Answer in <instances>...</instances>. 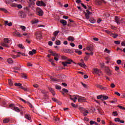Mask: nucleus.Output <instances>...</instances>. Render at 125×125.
I'll list each match as a JSON object with an SVG mask.
<instances>
[{
	"label": "nucleus",
	"mask_w": 125,
	"mask_h": 125,
	"mask_svg": "<svg viewBox=\"0 0 125 125\" xmlns=\"http://www.w3.org/2000/svg\"><path fill=\"white\" fill-rule=\"evenodd\" d=\"M11 42L12 41L11 40H9L8 38H4V42H1V45L4 47L9 48L10 47V45L8 44Z\"/></svg>",
	"instance_id": "obj_1"
},
{
	"label": "nucleus",
	"mask_w": 125,
	"mask_h": 125,
	"mask_svg": "<svg viewBox=\"0 0 125 125\" xmlns=\"http://www.w3.org/2000/svg\"><path fill=\"white\" fill-rule=\"evenodd\" d=\"M8 83L10 86H12L14 85V83H13V81L11 79L8 80Z\"/></svg>",
	"instance_id": "obj_21"
},
{
	"label": "nucleus",
	"mask_w": 125,
	"mask_h": 125,
	"mask_svg": "<svg viewBox=\"0 0 125 125\" xmlns=\"http://www.w3.org/2000/svg\"><path fill=\"white\" fill-rule=\"evenodd\" d=\"M110 87L113 88H114L115 87V84H114L113 83H111Z\"/></svg>",
	"instance_id": "obj_60"
},
{
	"label": "nucleus",
	"mask_w": 125,
	"mask_h": 125,
	"mask_svg": "<svg viewBox=\"0 0 125 125\" xmlns=\"http://www.w3.org/2000/svg\"><path fill=\"white\" fill-rule=\"evenodd\" d=\"M36 53V50L33 49L32 51H29V55L31 56H32L34 54H35Z\"/></svg>",
	"instance_id": "obj_16"
},
{
	"label": "nucleus",
	"mask_w": 125,
	"mask_h": 125,
	"mask_svg": "<svg viewBox=\"0 0 125 125\" xmlns=\"http://www.w3.org/2000/svg\"><path fill=\"white\" fill-rule=\"evenodd\" d=\"M0 10L3 11L4 13H7V10H6L5 8H0Z\"/></svg>",
	"instance_id": "obj_46"
},
{
	"label": "nucleus",
	"mask_w": 125,
	"mask_h": 125,
	"mask_svg": "<svg viewBox=\"0 0 125 125\" xmlns=\"http://www.w3.org/2000/svg\"><path fill=\"white\" fill-rule=\"evenodd\" d=\"M50 79L52 81L58 82L59 80L56 78H53L52 77H50Z\"/></svg>",
	"instance_id": "obj_22"
},
{
	"label": "nucleus",
	"mask_w": 125,
	"mask_h": 125,
	"mask_svg": "<svg viewBox=\"0 0 125 125\" xmlns=\"http://www.w3.org/2000/svg\"><path fill=\"white\" fill-rule=\"evenodd\" d=\"M10 107H12V109H13L14 110H15L16 112H20V108H19L18 107H15L14 105V104H11L9 105Z\"/></svg>",
	"instance_id": "obj_8"
},
{
	"label": "nucleus",
	"mask_w": 125,
	"mask_h": 125,
	"mask_svg": "<svg viewBox=\"0 0 125 125\" xmlns=\"http://www.w3.org/2000/svg\"><path fill=\"white\" fill-rule=\"evenodd\" d=\"M62 65H63V67H66V66H67V64L65 62H62Z\"/></svg>",
	"instance_id": "obj_48"
},
{
	"label": "nucleus",
	"mask_w": 125,
	"mask_h": 125,
	"mask_svg": "<svg viewBox=\"0 0 125 125\" xmlns=\"http://www.w3.org/2000/svg\"><path fill=\"white\" fill-rule=\"evenodd\" d=\"M108 98V97L104 95H98V97H97V99H101L102 102H104V100H107Z\"/></svg>",
	"instance_id": "obj_3"
},
{
	"label": "nucleus",
	"mask_w": 125,
	"mask_h": 125,
	"mask_svg": "<svg viewBox=\"0 0 125 125\" xmlns=\"http://www.w3.org/2000/svg\"><path fill=\"white\" fill-rule=\"evenodd\" d=\"M94 72H95V73L97 75H99L100 73H101L102 71L100 70H99L97 68H95L94 69Z\"/></svg>",
	"instance_id": "obj_15"
},
{
	"label": "nucleus",
	"mask_w": 125,
	"mask_h": 125,
	"mask_svg": "<svg viewBox=\"0 0 125 125\" xmlns=\"http://www.w3.org/2000/svg\"><path fill=\"white\" fill-rule=\"evenodd\" d=\"M110 36L112 37L114 39H116L118 38V35L117 34L112 33L111 35H110Z\"/></svg>",
	"instance_id": "obj_18"
},
{
	"label": "nucleus",
	"mask_w": 125,
	"mask_h": 125,
	"mask_svg": "<svg viewBox=\"0 0 125 125\" xmlns=\"http://www.w3.org/2000/svg\"><path fill=\"white\" fill-rule=\"evenodd\" d=\"M89 15L88 14H85V17H86V20H89Z\"/></svg>",
	"instance_id": "obj_59"
},
{
	"label": "nucleus",
	"mask_w": 125,
	"mask_h": 125,
	"mask_svg": "<svg viewBox=\"0 0 125 125\" xmlns=\"http://www.w3.org/2000/svg\"><path fill=\"white\" fill-rule=\"evenodd\" d=\"M105 72H106L107 75H108V76L111 75V72H110V69L108 67L105 66Z\"/></svg>",
	"instance_id": "obj_13"
},
{
	"label": "nucleus",
	"mask_w": 125,
	"mask_h": 125,
	"mask_svg": "<svg viewBox=\"0 0 125 125\" xmlns=\"http://www.w3.org/2000/svg\"><path fill=\"white\" fill-rule=\"evenodd\" d=\"M122 46H125V41H123V42H122Z\"/></svg>",
	"instance_id": "obj_64"
},
{
	"label": "nucleus",
	"mask_w": 125,
	"mask_h": 125,
	"mask_svg": "<svg viewBox=\"0 0 125 125\" xmlns=\"http://www.w3.org/2000/svg\"><path fill=\"white\" fill-rule=\"evenodd\" d=\"M86 49L88 51H92L93 50H94V48H93V47L92 46H90L87 47Z\"/></svg>",
	"instance_id": "obj_19"
},
{
	"label": "nucleus",
	"mask_w": 125,
	"mask_h": 125,
	"mask_svg": "<svg viewBox=\"0 0 125 125\" xmlns=\"http://www.w3.org/2000/svg\"><path fill=\"white\" fill-rule=\"evenodd\" d=\"M104 52L107 53V54H109L110 53V51L107 48H105Z\"/></svg>",
	"instance_id": "obj_34"
},
{
	"label": "nucleus",
	"mask_w": 125,
	"mask_h": 125,
	"mask_svg": "<svg viewBox=\"0 0 125 125\" xmlns=\"http://www.w3.org/2000/svg\"><path fill=\"white\" fill-rule=\"evenodd\" d=\"M62 91H63V92H64L65 93H67L68 92V90L67 89H65V88H63L62 89Z\"/></svg>",
	"instance_id": "obj_47"
},
{
	"label": "nucleus",
	"mask_w": 125,
	"mask_h": 125,
	"mask_svg": "<svg viewBox=\"0 0 125 125\" xmlns=\"http://www.w3.org/2000/svg\"><path fill=\"white\" fill-rule=\"evenodd\" d=\"M78 64L82 67H86V65L85 63H78Z\"/></svg>",
	"instance_id": "obj_26"
},
{
	"label": "nucleus",
	"mask_w": 125,
	"mask_h": 125,
	"mask_svg": "<svg viewBox=\"0 0 125 125\" xmlns=\"http://www.w3.org/2000/svg\"><path fill=\"white\" fill-rule=\"evenodd\" d=\"M21 77L25 79H27V76H26V75L25 74H22Z\"/></svg>",
	"instance_id": "obj_40"
},
{
	"label": "nucleus",
	"mask_w": 125,
	"mask_h": 125,
	"mask_svg": "<svg viewBox=\"0 0 125 125\" xmlns=\"http://www.w3.org/2000/svg\"><path fill=\"white\" fill-rule=\"evenodd\" d=\"M41 92L43 94H45L47 93V92L45 90H42Z\"/></svg>",
	"instance_id": "obj_51"
},
{
	"label": "nucleus",
	"mask_w": 125,
	"mask_h": 125,
	"mask_svg": "<svg viewBox=\"0 0 125 125\" xmlns=\"http://www.w3.org/2000/svg\"><path fill=\"white\" fill-rule=\"evenodd\" d=\"M36 5L38 6H46V4L44 3L43 1H37Z\"/></svg>",
	"instance_id": "obj_6"
},
{
	"label": "nucleus",
	"mask_w": 125,
	"mask_h": 125,
	"mask_svg": "<svg viewBox=\"0 0 125 125\" xmlns=\"http://www.w3.org/2000/svg\"><path fill=\"white\" fill-rule=\"evenodd\" d=\"M20 88H21V89H23L25 91H27L28 89L27 88H24L23 86H21L20 87Z\"/></svg>",
	"instance_id": "obj_41"
},
{
	"label": "nucleus",
	"mask_w": 125,
	"mask_h": 125,
	"mask_svg": "<svg viewBox=\"0 0 125 125\" xmlns=\"http://www.w3.org/2000/svg\"><path fill=\"white\" fill-rule=\"evenodd\" d=\"M15 85L16 87H19V86L21 87V86H21V83H15Z\"/></svg>",
	"instance_id": "obj_36"
},
{
	"label": "nucleus",
	"mask_w": 125,
	"mask_h": 125,
	"mask_svg": "<svg viewBox=\"0 0 125 125\" xmlns=\"http://www.w3.org/2000/svg\"><path fill=\"white\" fill-rule=\"evenodd\" d=\"M21 30L23 31H25L26 30V27L23 25H21Z\"/></svg>",
	"instance_id": "obj_38"
},
{
	"label": "nucleus",
	"mask_w": 125,
	"mask_h": 125,
	"mask_svg": "<svg viewBox=\"0 0 125 125\" xmlns=\"http://www.w3.org/2000/svg\"><path fill=\"white\" fill-rule=\"evenodd\" d=\"M101 66L102 68H104V67L105 68V67H106V66H104V63H101Z\"/></svg>",
	"instance_id": "obj_62"
},
{
	"label": "nucleus",
	"mask_w": 125,
	"mask_h": 125,
	"mask_svg": "<svg viewBox=\"0 0 125 125\" xmlns=\"http://www.w3.org/2000/svg\"><path fill=\"white\" fill-rule=\"evenodd\" d=\"M81 84L85 88H87V85L86 84L83 83V82H81Z\"/></svg>",
	"instance_id": "obj_45"
},
{
	"label": "nucleus",
	"mask_w": 125,
	"mask_h": 125,
	"mask_svg": "<svg viewBox=\"0 0 125 125\" xmlns=\"http://www.w3.org/2000/svg\"><path fill=\"white\" fill-rule=\"evenodd\" d=\"M118 107L121 109L125 110V107H124L121 105H118Z\"/></svg>",
	"instance_id": "obj_58"
},
{
	"label": "nucleus",
	"mask_w": 125,
	"mask_h": 125,
	"mask_svg": "<svg viewBox=\"0 0 125 125\" xmlns=\"http://www.w3.org/2000/svg\"><path fill=\"white\" fill-rule=\"evenodd\" d=\"M39 22L38 20H34L33 21H32V24H35Z\"/></svg>",
	"instance_id": "obj_33"
},
{
	"label": "nucleus",
	"mask_w": 125,
	"mask_h": 125,
	"mask_svg": "<svg viewBox=\"0 0 125 125\" xmlns=\"http://www.w3.org/2000/svg\"><path fill=\"white\" fill-rule=\"evenodd\" d=\"M55 44L57 45H61V42L59 40H57L55 41Z\"/></svg>",
	"instance_id": "obj_30"
},
{
	"label": "nucleus",
	"mask_w": 125,
	"mask_h": 125,
	"mask_svg": "<svg viewBox=\"0 0 125 125\" xmlns=\"http://www.w3.org/2000/svg\"><path fill=\"white\" fill-rule=\"evenodd\" d=\"M59 32H60V31H55L53 33L54 37H56V36L58 35Z\"/></svg>",
	"instance_id": "obj_28"
},
{
	"label": "nucleus",
	"mask_w": 125,
	"mask_h": 125,
	"mask_svg": "<svg viewBox=\"0 0 125 125\" xmlns=\"http://www.w3.org/2000/svg\"><path fill=\"white\" fill-rule=\"evenodd\" d=\"M19 16L20 18H24L26 17L25 13L22 11L19 12Z\"/></svg>",
	"instance_id": "obj_10"
},
{
	"label": "nucleus",
	"mask_w": 125,
	"mask_h": 125,
	"mask_svg": "<svg viewBox=\"0 0 125 125\" xmlns=\"http://www.w3.org/2000/svg\"><path fill=\"white\" fill-rule=\"evenodd\" d=\"M86 12H87V13H86L85 14H87V15H91V12H90L88 10H86Z\"/></svg>",
	"instance_id": "obj_57"
},
{
	"label": "nucleus",
	"mask_w": 125,
	"mask_h": 125,
	"mask_svg": "<svg viewBox=\"0 0 125 125\" xmlns=\"http://www.w3.org/2000/svg\"><path fill=\"white\" fill-rule=\"evenodd\" d=\"M18 47L21 48V49H24V46H23V45L22 44H18Z\"/></svg>",
	"instance_id": "obj_42"
},
{
	"label": "nucleus",
	"mask_w": 125,
	"mask_h": 125,
	"mask_svg": "<svg viewBox=\"0 0 125 125\" xmlns=\"http://www.w3.org/2000/svg\"><path fill=\"white\" fill-rule=\"evenodd\" d=\"M67 40H68V41H70V42H74V38L73 37H71V36H69L68 37V38L67 39Z\"/></svg>",
	"instance_id": "obj_25"
},
{
	"label": "nucleus",
	"mask_w": 125,
	"mask_h": 125,
	"mask_svg": "<svg viewBox=\"0 0 125 125\" xmlns=\"http://www.w3.org/2000/svg\"><path fill=\"white\" fill-rule=\"evenodd\" d=\"M13 35L15 36H16V37H19V38L22 37V35H21L20 33H19L17 31L14 32L13 33Z\"/></svg>",
	"instance_id": "obj_11"
},
{
	"label": "nucleus",
	"mask_w": 125,
	"mask_h": 125,
	"mask_svg": "<svg viewBox=\"0 0 125 125\" xmlns=\"http://www.w3.org/2000/svg\"><path fill=\"white\" fill-rule=\"evenodd\" d=\"M65 62V63H66L67 64H71V62H73V61H72L71 60H70V59H69L68 60H67V61H66V62Z\"/></svg>",
	"instance_id": "obj_29"
},
{
	"label": "nucleus",
	"mask_w": 125,
	"mask_h": 125,
	"mask_svg": "<svg viewBox=\"0 0 125 125\" xmlns=\"http://www.w3.org/2000/svg\"><path fill=\"white\" fill-rule=\"evenodd\" d=\"M96 86L101 89H103V90H106L107 89V88H106L105 87H103L102 85H100L99 84H96Z\"/></svg>",
	"instance_id": "obj_12"
},
{
	"label": "nucleus",
	"mask_w": 125,
	"mask_h": 125,
	"mask_svg": "<svg viewBox=\"0 0 125 125\" xmlns=\"http://www.w3.org/2000/svg\"><path fill=\"white\" fill-rule=\"evenodd\" d=\"M114 43L117 45H119L121 43V42L120 41H114Z\"/></svg>",
	"instance_id": "obj_53"
},
{
	"label": "nucleus",
	"mask_w": 125,
	"mask_h": 125,
	"mask_svg": "<svg viewBox=\"0 0 125 125\" xmlns=\"http://www.w3.org/2000/svg\"><path fill=\"white\" fill-rule=\"evenodd\" d=\"M89 21L92 23H95V20L94 19H90Z\"/></svg>",
	"instance_id": "obj_55"
},
{
	"label": "nucleus",
	"mask_w": 125,
	"mask_h": 125,
	"mask_svg": "<svg viewBox=\"0 0 125 125\" xmlns=\"http://www.w3.org/2000/svg\"><path fill=\"white\" fill-rule=\"evenodd\" d=\"M8 22H9L8 21H4V25H5V26L7 25L8 24Z\"/></svg>",
	"instance_id": "obj_61"
},
{
	"label": "nucleus",
	"mask_w": 125,
	"mask_h": 125,
	"mask_svg": "<svg viewBox=\"0 0 125 125\" xmlns=\"http://www.w3.org/2000/svg\"><path fill=\"white\" fill-rule=\"evenodd\" d=\"M113 115L114 116H118V112L117 111H114L113 112Z\"/></svg>",
	"instance_id": "obj_44"
},
{
	"label": "nucleus",
	"mask_w": 125,
	"mask_h": 125,
	"mask_svg": "<svg viewBox=\"0 0 125 125\" xmlns=\"http://www.w3.org/2000/svg\"><path fill=\"white\" fill-rule=\"evenodd\" d=\"M14 62L13 61L12 58H9L7 59V62L8 63L11 64L13 62Z\"/></svg>",
	"instance_id": "obj_24"
},
{
	"label": "nucleus",
	"mask_w": 125,
	"mask_h": 125,
	"mask_svg": "<svg viewBox=\"0 0 125 125\" xmlns=\"http://www.w3.org/2000/svg\"><path fill=\"white\" fill-rule=\"evenodd\" d=\"M121 62H122L121 60H119L117 61V63L118 65H121Z\"/></svg>",
	"instance_id": "obj_52"
},
{
	"label": "nucleus",
	"mask_w": 125,
	"mask_h": 125,
	"mask_svg": "<svg viewBox=\"0 0 125 125\" xmlns=\"http://www.w3.org/2000/svg\"><path fill=\"white\" fill-rule=\"evenodd\" d=\"M55 122H59L60 118L57 116L55 118Z\"/></svg>",
	"instance_id": "obj_49"
},
{
	"label": "nucleus",
	"mask_w": 125,
	"mask_h": 125,
	"mask_svg": "<svg viewBox=\"0 0 125 125\" xmlns=\"http://www.w3.org/2000/svg\"><path fill=\"white\" fill-rule=\"evenodd\" d=\"M97 110L98 111V112L100 114L103 115L102 113L103 112L101 109L99 108H97Z\"/></svg>",
	"instance_id": "obj_35"
},
{
	"label": "nucleus",
	"mask_w": 125,
	"mask_h": 125,
	"mask_svg": "<svg viewBox=\"0 0 125 125\" xmlns=\"http://www.w3.org/2000/svg\"><path fill=\"white\" fill-rule=\"evenodd\" d=\"M75 52L76 53L78 54V55H82V53H83V52H82V51H79V50H78L75 51Z\"/></svg>",
	"instance_id": "obj_27"
},
{
	"label": "nucleus",
	"mask_w": 125,
	"mask_h": 125,
	"mask_svg": "<svg viewBox=\"0 0 125 125\" xmlns=\"http://www.w3.org/2000/svg\"><path fill=\"white\" fill-rule=\"evenodd\" d=\"M35 36L37 40H41L42 39V33L40 31L36 32L35 33Z\"/></svg>",
	"instance_id": "obj_5"
},
{
	"label": "nucleus",
	"mask_w": 125,
	"mask_h": 125,
	"mask_svg": "<svg viewBox=\"0 0 125 125\" xmlns=\"http://www.w3.org/2000/svg\"><path fill=\"white\" fill-rule=\"evenodd\" d=\"M39 11H38L39 15L40 16H42L43 15V11L40 8H39Z\"/></svg>",
	"instance_id": "obj_17"
},
{
	"label": "nucleus",
	"mask_w": 125,
	"mask_h": 125,
	"mask_svg": "<svg viewBox=\"0 0 125 125\" xmlns=\"http://www.w3.org/2000/svg\"><path fill=\"white\" fill-rule=\"evenodd\" d=\"M52 99L54 102H59V101L57 100L55 98H52Z\"/></svg>",
	"instance_id": "obj_54"
},
{
	"label": "nucleus",
	"mask_w": 125,
	"mask_h": 125,
	"mask_svg": "<svg viewBox=\"0 0 125 125\" xmlns=\"http://www.w3.org/2000/svg\"><path fill=\"white\" fill-rule=\"evenodd\" d=\"M80 110L82 111V113L84 117H86L87 116V114H88L89 113L88 110H86L85 108H83V107H81Z\"/></svg>",
	"instance_id": "obj_7"
},
{
	"label": "nucleus",
	"mask_w": 125,
	"mask_h": 125,
	"mask_svg": "<svg viewBox=\"0 0 125 125\" xmlns=\"http://www.w3.org/2000/svg\"><path fill=\"white\" fill-rule=\"evenodd\" d=\"M48 89L49 91H50V92L52 94V95H55V93H54V91L52 88L48 87Z\"/></svg>",
	"instance_id": "obj_20"
},
{
	"label": "nucleus",
	"mask_w": 125,
	"mask_h": 125,
	"mask_svg": "<svg viewBox=\"0 0 125 125\" xmlns=\"http://www.w3.org/2000/svg\"><path fill=\"white\" fill-rule=\"evenodd\" d=\"M51 54H52V56H54L55 57H59V55L58 54H57L56 53L53 52V53H51Z\"/></svg>",
	"instance_id": "obj_31"
},
{
	"label": "nucleus",
	"mask_w": 125,
	"mask_h": 125,
	"mask_svg": "<svg viewBox=\"0 0 125 125\" xmlns=\"http://www.w3.org/2000/svg\"><path fill=\"white\" fill-rule=\"evenodd\" d=\"M20 69H21L20 67H17V66H15V67H13V69H14V70H20Z\"/></svg>",
	"instance_id": "obj_43"
},
{
	"label": "nucleus",
	"mask_w": 125,
	"mask_h": 125,
	"mask_svg": "<svg viewBox=\"0 0 125 125\" xmlns=\"http://www.w3.org/2000/svg\"><path fill=\"white\" fill-rule=\"evenodd\" d=\"M105 33H107L108 35H112L113 33L111 32L110 31L105 30Z\"/></svg>",
	"instance_id": "obj_56"
},
{
	"label": "nucleus",
	"mask_w": 125,
	"mask_h": 125,
	"mask_svg": "<svg viewBox=\"0 0 125 125\" xmlns=\"http://www.w3.org/2000/svg\"><path fill=\"white\" fill-rule=\"evenodd\" d=\"M86 98L82 97L79 96L78 97V102L83 103V102H86Z\"/></svg>",
	"instance_id": "obj_9"
},
{
	"label": "nucleus",
	"mask_w": 125,
	"mask_h": 125,
	"mask_svg": "<svg viewBox=\"0 0 125 125\" xmlns=\"http://www.w3.org/2000/svg\"><path fill=\"white\" fill-rule=\"evenodd\" d=\"M89 124L90 125H99L97 123H96L94 121H90Z\"/></svg>",
	"instance_id": "obj_23"
},
{
	"label": "nucleus",
	"mask_w": 125,
	"mask_h": 125,
	"mask_svg": "<svg viewBox=\"0 0 125 125\" xmlns=\"http://www.w3.org/2000/svg\"><path fill=\"white\" fill-rule=\"evenodd\" d=\"M12 58H13V59H15L16 58H17V56L14 55H12Z\"/></svg>",
	"instance_id": "obj_63"
},
{
	"label": "nucleus",
	"mask_w": 125,
	"mask_h": 125,
	"mask_svg": "<svg viewBox=\"0 0 125 125\" xmlns=\"http://www.w3.org/2000/svg\"><path fill=\"white\" fill-rule=\"evenodd\" d=\"M9 120L8 119H5L3 120V123L4 124H7L9 122Z\"/></svg>",
	"instance_id": "obj_39"
},
{
	"label": "nucleus",
	"mask_w": 125,
	"mask_h": 125,
	"mask_svg": "<svg viewBox=\"0 0 125 125\" xmlns=\"http://www.w3.org/2000/svg\"><path fill=\"white\" fill-rule=\"evenodd\" d=\"M69 98L70 100H72L73 102L76 103L77 102V100L78 99V97H79L78 95H69Z\"/></svg>",
	"instance_id": "obj_4"
},
{
	"label": "nucleus",
	"mask_w": 125,
	"mask_h": 125,
	"mask_svg": "<svg viewBox=\"0 0 125 125\" xmlns=\"http://www.w3.org/2000/svg\"><path fill=\"white\" fill-rule=\"evenodd\" d=\"M60 22L62 24L63 26H65L67 24V21L64 20H61L60 21Z\"/></svg>",
	"instance_id": "obj_14"
},
{
	"label": "nucleus",
	"mask_w": 125,
	"mask_h": 125,
	"mask_svg": "<svg viewBox=\"0 0 125 125\" xmlns=\"http://www.w3.org/2000/svg\"><path fill=\"white\" fill-rule=\"evenodd\" d=\"M25 118L28 120H31L30 115H29V114L25 115Z\"/></svg>",
	"instance_id": "obj_32"
},
{
	"label": "nucleus",
	"mask_w": 125,
	"mask_h": 125,
	"mask_svg": "<svg viewBox=\"0 0 125 125\" xmlns=\"http://www.w3.org/2000/svg\"><path fill=\"white\" fill-rule=\"evenodd\" d=\"M115 20V22H116L118 25L120 24L121 23L125 24V19H121L119 18L118 16H116Z\"/></svg>",
	"instance_id": "obj_2"
},
{
	"label": "nucleus",
	"mask_w": 125,
	"mask_h": 125,
	"mask_svg": "<svg viewBox=\"0 0 125 125\" xmlns=\"http://www.w3.org/2000/svg\"><path fill=\"white\" fill-rule=\"evenodd\" d=\"M55 88H56V89L60 90L61 89L62 87L59 85H56Z\"/></svg>",
	"instance_id": "obj_37"
},
{
	"label": "nucleus",
	"mask_w": 125,
	"mask_h": 125,
	"mask_svg": "<svg viewBox=\"0 0 125 125\" xmlns=\"http://www.w3.org/2000/svg\"><path fill=\"white\" fill-rule=\"evenodd\" d=\"M120 121H121V120H120L119 118H116L115 119H114V121L115 122H119Z\"/></svg>",
	"instance_id": "obj_50"
}]
</instances>
